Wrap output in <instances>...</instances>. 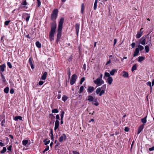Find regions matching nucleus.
Wrapping results in <instances>:
<instances>
[{
	"instance_id": "nucleus-11",
	"label": "nucleus",
	"mask_w": 154,
	"mask_h": 154,
	"mask_svg": "<svg viewBox=\"0 0 154 154\" xmlns=\"http://www.w3.org/2000/svg\"><path fill=\"white\" fill-rule=\"evenodd\" d=\"M80 24L78 23H77L75 25V29L77 35H78L79 29Z\"/></svg>"
},
{
	"instance_id": "nucleus-13",
	"label": "nucleus",
	"mask_w": 154,
	"mask_h": 154,
	"mask_svg": "<svg viewBox=\"0 0 154 154\" xmlns=\"http://www.w3.org/2000/svg\"><path fill=\"white\" fill-rule=\"evenodd\" d=\"M60 122L58 120H56L55 123L54 130L56 131L59 127Z\"/></svg>"
},
{
	"instance_id": "nucleus-4",
	"label": "nucleus",
	"mask_w": 154,
	"mask_h": 154,
	"mask_svg": "<svg viewBox=\"0 0 154 154\" xmlns=\"http://www.w3.org/2000/svg\"><path fill=\"white\" fill-rule=\"evenodd\" d=\"M58 13V11L57 9H54L52 13L51 16V19L53 20H56Z\"/></svg>"
},
{
	"instance_id": "nucleus-31",
	"label": "nucleus",
	"mask_w": 154,
	"mask_h": 154,
	"mask_svg": "<svg viewBox=\"0 0 154 154\" xmlns=\"http://www.w3.org/2000/svg\"><path fill=\"white\" fill-rule=\"evenodd\" d=\"M28 141L27 140H24L22 141L23 144L24 146H26L28 143Z\"/></svg>"
},
{
	"instance_id": "nucleus-8",
	"label": "nucleus",
	"mask_w": 154,
	"mask_h": 154,
	"mask_svg": "<svg viewBox=\"0 0 154 154\" xmlns=\"http://www.w3.org/2000/svg\"><path fill=\"white\" fill-rule=\"evenodd\" d=\"M27 4L26 0H23L22 3L20 6L19 8L20 9V8H25V6L27 5Z\"/></svg>"
},
{
	"instance_id": "nucleus-40",
	"label": "nucleus",
	"mask_w": 154,
	"mask_h": 154,
	"mask_svg": "<svg viewBox=\"0 0 154 154\" xmlns=\"http://www.w3.org/2000/svg\"><path fill=\"white\" fill-rule=\"evenodd\" d=\"M138 48H139V51H142L144 48L143 46L141 45H139L138 46Z\"/></svg>"
},
{
	"instance_id": "nucleus-29",
	"label": "nucleus",
	"mask_w": 154,
	"mask_h": 154,
	"mask_svg": "<svg viewBox=\"0 0 154 154\" xmlns=\"http://www.w3.org/2000/svg\"><path fill=\"white\" fill-rule=\"evenodd\" d=\"M9 90V88L8 87H7L4 89V92L5 93L7 94L8 93Z\"/></svg>"
},
{
	"instance_id": "nucleus-27",
	"label": "nucleus",
	"mask_w": 154,
	"mask_h": 154,
	"mask_svg": "<svg viewBox=\"0 0 154 154\" xmlns=\"http://www.w3.org/2000/svg\"><path fill=\"white\" fill-rule=\"evenodd\" d=\"M68 98V97L67 96H66L65 95H64L62 97V100L64 102H65L67 100Z\"/></svg>"
},
{
	"instance_id": "nucleus-42",
	"label": "nucleus",
	"mask_w": 154,
	"mask_h": 154,
	"mask_svg": "<svg viewBox=\"0 0 154 154\" xmlns=\"http://www.w3.org/2000/svg\"><path fill=\"white\" fill-rule=\"evenodd\" d=\"M110 74L108 72H105V76L106 77H108V78H109L110 77H111L110 76Z\"/></svg>"
},
{
	"instance_id": "nucleus-33",
	"label": "nucleus",
	"mask_w": 154,
	"mask_h": 154,
	"mask_svg": "<svg viewBox=\"0 0 154 154\" xmlns=\"http://www.w3.org/2000/svg\"><path fill=\"white\" fill-rule=\"evenodd\" d=\"M84 10V6L83 3L81 5V12L82 14H83Z\"/></svg>"
},
{
	"instance_id": "nucleus-41",
	"label": "nucleus",
	"mask_w": 154,
	"mask_h": 154,
	"mask_svg": "<svg viewBox=\"0 0 154 154\" xmlns=\"http://www.w3.org/2000/svg\"><path fill=\"white\" fill-rule=\"evenodd\" d=\"M85 78L83 77L81 78V80L80 81V83L81 85L82 84V83L85 81Z\"/></svg>"
},
{
	"instance_id": "nucleus-63",
	"label": "nucleus",
	"mask_w": 154,
	"mask_h": 154,
	"mask_svg": "<svg viewBox=\"0 0 154 154\" xmlns=\"http://www.w3.org/2000/svg\"><path fill=\"white\" fill-rule=\"evenodd\" d=\"M61 95L60 94H58L57 95V98L58 99H60V98H61Z\"/></svg>"
},
{
	"instance_id": "nucleus-12",
	"label": "nucleus",
	"mask_w": 154,
	"mask_h": 154,
	"mask_svg": "<svg viewBox=\"0 0 154 154\" xmlns=\"http://www.w3.org/2000/svg\"><path fill=\"white\" fill-rule=\"evenodd\" d=\"M94 88L93 87L88 86L87 89V91L88 93H91L94 91Z\"/></svg>"
},
{
	"instance_id": "nucleus-50",
	"label": "nucleus",
	"mask_w": 154,
	"mask_h": 154,
	"mask_svg": "<svg viewBox=\"0 0 154 154\" xmlns=\"http://www.w3.org/2000/svg\"><path fill=\"white\" fill-rule=\"evenodd\" d=\"M135 45V43L134 42H133L131 44V47L133 48H134Z\"/></svg>"
},
{
	"instance_id": "nucleus-20",
	"label": "nucleus",
	"mask_w": 154,
	"mask_h": 154,
	"mask_svg": "<svg viewBox=\"0 0 154 154\" xmlns=\"http://www.w3.org/2000/svg\"><path fill=\"white\" fill-rule=\"evenodd\" d=\"M122 73L123 74L122 75V76L124 77L128 78V72H126L125 71H123Z\"/></svg>"
},
{
	"instance_id": "nucleus-55",
	"label": "nucleus",
	"mask_w": 154,
	"mask_h": 154,
	"mask_svg": "<svg viewBox=\"0 0 154 154\" xmlns=\"http://www.w3.org/2000/svg\"><path fill=\"white\" fill-rule=\"evenodd\" d=\"M14 92V90L13 89H11L10 90V93L11 94H13Z\"/></svg>"
},
{
	"instance_id": "nucleus-22",
	"label": "nucleus",
	"mask_w": 154,
	"mask_h": 154,
	"mask_svg": "<svg viewBox=\"0 0 154 154\" xmlns=\"http://www.w3.org/2000/svg\"><path fill=\"white\" fill-rule=\"evenodd\" d=\"M35 45L36 47L38 48H40L41 47V44L39 41H37L36 42Z\"/></svg>"
},
{
	"instance_id": "nucleus-60",
	"label": "nucleus",
	"mask_w": 154,
	"mask_h": 154,
	"mask_svg": "<svg viewBox=\"0 0 154 154\" xmlns=\"http://www.w3.org/2000/svg\"><path fill=\"white\" fill-rule=\"evenodd\" d=\"M25 37L28 38H31L30 37L29 34L26 35Z\"/></svg>"
},
{
	"instance_id": "nucleus-25",
	"label": "nucleus",
	"mask_w": 154,
	"mask_h": 154,
	"mask_svg": "<svg viewBox=\"0 0 154 154\" xmlns=\"http://www.w3.org/2000/svg\"><path fill=\"white\" fill-rule=\"evenodd\" d=\"M145 58L143 57H138V61L139 62H141L144 60Z\"/></svg>"
},
{
	"instance_id": "nucleus-43",
	"label": "nucleus",
	"mask_w": 154,
	"mask_h": 154,
	"mask_svg": "<svg viewBox=\"0 0 154 154\" xmlns=\"http://www.w3.org/2000/svg\"><path fill=\"white\" fill-rule=\"evenodd\" d=\"M7 64L10 68H12V65L10 62H7Z\"/></svg>"
},
{
	"instance_id": "nucleus-51",
	"label": "nucleus",
	"mask_w": 154,
	"mask_h": 154,
	"mask_svg": "<svg viewBox=\"0 0 154 154\" xmlns=\"http://www.w3.org/2000/svg\"><path fill=\"white\" fill-rule=\"evenodd\" d=\"M29 63L30 65L33 64L32 63V60L31 59V57L29 58Z\"/></svg>"
},
{
	"instance_id": "nucleus-9",
	"label": "nucleus",
	"mask_w": 154,
	"mask_h": 154,
	"mask_svg": "<svg viewBox=\"0 0 154 154\" xmlns=\"http://www.w3.org/2000/svg\"><path fill=\"white\" fill-rule=\"evenodd\" d=\"M143 28H142L140 30V31L137 32L136 35V37L137 38H140L142 35L143 31L142 30Z\"/></svg>"
},
{
	"instance_id": "nucleus-21",
	"label": "nucleus",
	"mask_w": 154,
	"mask_h": 154,
	"mask_svg": "<svg viewBox=\"0 0 154 154\" xmlns=\"http://www.w3.org/2000/svg\"><path fill=\"white\" fill-rule=\"evenodd\" d=\"M112 81L113 79L112 77H110L108 78L107 79V82L109 84H111L112 82Z\"/></svg>"
},
{
	"instance_id": "nucleus-19",
	"label": "nucleus",
	"mask_w": 154,
	"mask_h": 154,
	"mask_svg": "<svg viewBox=\"0 0 154 154\" xmlns=\"http://www.w3.org/2000/svg\"><path fill=\"white\" fill-rule=\"evenodd\" d=\"M18 119L20 120H22V117L21 116H16L14 118V120L15 121H17Z\"/></svg>"
},
{
	"instance_id": "nucleus-7",
	"label": "nucleus",
	"mask_w": 154,
	"mask_h": 154,
	"mask_svg": "<svg viewBox=\"0 0 154 154\" xmlns=\"http://www.w3.org/2000/svg\"><path fill=\"white\" fill-rule=\"evenodd\" d=\"M77 78V76L76 74H73L72 75V78L70 81L71 85H72L75 83Z\"/></svg>"
},
{
	"instance_id": "nucleus-61",
	"label": "nucleus",
	"mask_w": 154,
	"mask_h": 154,
	"mask_svg": "<svg viewBox=\"0 0 154 154\" xmlns=\"http://www.w3.org/2000/svg\"><path fill=\"white\" fill-rule=\"evenodd\" d=\"M111 62V60L110 59L109 61H108L106 63V65H107V64H109Z\"/></svg>"
},
{
	"instance_id": "nucleus-18",
	"label": "nucleus",
	"mask_w": 154,
	"mask_h": 154,
	"mask_svg": "<svg viewBox=\"0 0 154 154\" xmlns=\"http://www.w3.org/2000/svg\"><path fill=\"white\" fill-rule=\"evenodd\" d=\"M47 74V73L46 72H45L41 77V79L43 80H45L46 78Z\"/></svg>"
},
{
	"instance_id": "nucleus-45",
	"label": "nucleus",
	"mask_w": 154,
	"mask_h": 154,
	"mask_svg": "<svg viewBox=\"0 0 154 154\" xmlns=\"http://www.w3.org/2000/svg\"><path fill=\"white\" fill-rule=\"evenodd\" d=\"M49 149V146H47L45 149L43 151V153H45L46 151L48 150Z\"/></svg>"
},
{
	"instance_id": "nucleus-48",
	"label": "nucleus",
	"mask_w": 154,
	"mask_h": 154,
	"mask_svg": "<svg viewBox=\"0 0 154 154\" xmlns=\"http://www.w3.org/2000/svg\"><path fill=\"white\" fill-rule=\"evenodd\" d=\"M147 85H149L150 87V89H152V86H151V83L150 82H148L146 83Z\"/></svg>"
},
{
	"instance_id": "nucleus-28",
	"label": "nucleus",
	"mask_w": 154,
	"mask_h": 154,
	"mask_svg": "<svg viewBox=\"0 0 154 154\" xmlns=\"http://www.w3.org/2000/svg\"><path fill=\"white\" fill-rule=\"evenodd\" d=\"M146 117L147 116H146L145 117H144L142 119H141V122L143 123H145L146 122Z\"/></svg>"
},
{
	"instance_id": "nucleus-30",
	"label": "nucleus",
	"mask_w": 154,
	"mask_h": 154,
	"mask_svg": "<svg viewBox=\"0 0 154 154\" xmlns=\"http://www.w3.org/2000/svg\"><path fill=\"white\" fill-rule=\"evenodd\" d=\"M116 70V69H112V71L110 72V75H113L114 74V73L115 72Z\"/></svg>"
},
{
	"instance_id": "nucleus-44",
	"label": "nucleus",
	"mask_w": 154,
	"mask_h": 154,
	"mask_svg": "<svg viewBox=\"0 0 154 154\" xmlns=\"http://www.w3.org/2000/svg\"><path fill=\"white\" fill-rule=\"evenodd\" d=\"M37 2L38 6L40 7L41 5V2L40 0H36Z\"/></svg>"
},
{
	"instance_id": "nucleus-5",
	"label": "nucleus",
	"mask_w": 154,
	"mask_h": 154,
	"mask_svg": "<svg viewBox=\"0 0 154 154\" xmlns=\"http://www.w3.org/2000/svg\"><path fill=\"white\" fill-rule=\"evenodd\" d=\"M94 83L98 86H100L103 84L104 81L102 79H100L99 78H97L96 80L94 81Z\"/></svg>"
},
{
	"instance_id": "nucleus-14",
	"label": "nucleus",
	"mask_w": 154,
	"mask_h": 154,
	"mask_svg": "<svg viewBox=\"0 0 154 154\" xmlns=\"http://www.w3.org/2000/svg\"><path fill=\"white\" fill-rule=\"evenodd\" d=\"M144 127V125L143 124L140 125L138 128L137 134H138L142 131Z\"/></svg>"
},
{
	"instance_id": "nucleus-35",
	"label": "nucleus",
	"mask_w": 154,
	"mask_h": 154,
	"mask_svg": "<svg viewBox=\"0 0 154 154\" xmlns=\"http://www.w3.org/2000/svg\"><path fill=\"white\" fill-rule=\"evenodd\" d=\"M84 90V87L83 86H81L80 88L79 91V93L81 94L82 92Z\"/></svg>"
},
{
	"instance_id": "nucleus-53",
	"label": "nucleus",
	"mask_w": 154,
	"mask_h": 154,
	"mask_svg": "<svg viewBox=\"0 0 154 154\" xmlns=\"http://www.w3.org/2000/svg\"><path fill=\"white\" fill-rule=\"evenodd\" d=\"M11 148H12V146L11 145H10L8 148V149L9 151H11Z\"/></svg>"
},
{
	"instance_id": "nucleus-24",
	"label": "nucleus",
	"mask_w": 154,
	"mask_h": 154,
	"mask_svg": "<svg viewBox=\"0 0 154 154\" xmlns=\"http://www.w3.org/2000/svg\"><path fill=\"white\" fill-rule=\"evenodd\" d=\"M94 103L92 102V104L93 105H95L96 106H98L99 105V104L98 101H97V99H96L94 101Z\"/></svg>"
},
{
	"instance_id": "nucleus-59",
	"label": "nucleus",
	"mask_w": 154,
	"mask_h": 154,
	"mask_svg": "<svg viewBox=\"0 0 154 154\" xmlns=\"http://www.w3.org/2000/svg\"><path fill=\"white\" fill-rule=\"evenodd\" d=\"M124 130L125 131H128L129 130V128L128 127H125V128Z\"/></svg>"
},
{
	"instance_id": "nucleus-58",
	"label": "nucleus",
	"mask_w": 154,
	"mask_h": 154,
	"mask_svg": "<svg viewBox=\"0 0 154 154\" xmlns=\"http://www.w3.org/2000/svg\"><path fill=\"white\" fill-rule=\"evenodd\" d=\"M30 16L29 15L26 18V21L27 22H28L29 20V18H30Z\"/></svg>"
},
{
	"instance_id": "nucleus-34",
	"label": "nucleus",
	"mask_w": 154,
	"mask_h": 154,
	"mask_svg": "<svg viewBox=\"0 0 154 154\" xmlns=\"http://www.w3.org/2000/svg\"><path fill=\"white\" fill-rule=\"evenodd\" d=\"M145 50L146 53H148L149 51V47L147 45H146L145 46Z\"/></svg>"
},
{
	"instance_id": "nucleus-36",
	"label": "nucleus",
	"mask_w": 154,
	"mask_h": 154,
	"mask_svg": "<svg viewBox=\"0 0 154 154\" xmlns=\"http://www.w3.org/2000/svg\"><path fill=\"white\" fill-rule=\"evenodd\" d=\"M61 113L60 115V116L61 117V120H63V119L64 116V112L63 111H62L61 112Z\"/></svg>"
},
{
	"instance_id": "nucleus-32",
	"label": "nucleus",
	"mask_w": 154,
	"mask_h": 154,
	"mask_svg": "<svg viewBox=\"0 0 154 154\" xmlns=\"http://www.w3.org/2000/svg\"><path fill=\"white\" fill-rule=\"evenodd\" d=\"M1 76L2 79V81L3 82H6V81L5 77L2 73H1Z\"/></svg>"
},
{
	"instance_id": "nucleus-64",
	"label": "nucleus",
	"mask_w": 154,
	"mask_h": 154,
	"mask_svg": "<svg viewBox=\"0 0 154 154\" xmlns=\"http://www.w3.org/2000/svg\"><path fill=\"white\" fill-rule=\"evenodd\" d=\"M116 42L117 40L116 39H115L114 40V42L113 44L114 45L116 44Z\"/></svg>"
},
{
	"instance_id": "nucleus-49",
	"label": "nucleus",
	"mask_w": 154,
	"mask_h": 154,
	"mask_svg": "<svg viewBox=\"0 0 154 154\" xmlns=\"http://www.w3.org/2000/svg\"><path fill=\"white\" fill-rule=\"evenodd\" d=\"M72 56H70L69 57V58L68 59V60L69 62H70L72 61Z\"/></svg>"
},
{
	"instance_id": "nucleus-47",
	"label": "nucleus",
	"mask_w": 154,
	"mask_h": 154,
	"mask_svg": "<svg viewBox=\"0 0 154 154\" xmlns=\"http://www.w3.org/2000/svg\"><path fill=\"white\" fill-rule=\"evenodd\" d=\"M10 22V20H8L5 21V22L4 24L6 26H7L8 25L9 23Z\"/></svg>"
},
{
	"instance_id": "nucleus-38",
	"label": "nucleus",
	"mask_w": 154,
	"mask_h": 154,
	"mask_svg": "<svg viewBox=\"0 0 154 154\" xmlns=\"http://www.w3.org/2000/svg\"><path fill=\"white\" fill-rule=\"evenodd\" d=\"M6 148L5 147H4L3 148V149L1 151V153H3L5 152H6Z\"/></svg>"
},
{
	"instance_id": "nucleus-57",
	"label": "nucleus",
	"mask_w": 154,
	"mask_h": 154,
	"mask_svg": "<svg viewBox=\"0 0 154 154\" xmlns=\"http://www.w3.org/2000/svg\"><path fill=\"white\" fill-rule=\"evenodd\" d=\"M44 83V82L42 81H40L38 82V84L40 85H42Z\"/></svg>"
},
{
	"instance_id": "nucleus-46",
	"label": "nucleus",
	"mask_w": 154,
	"mask_h": 154,
	"mask_svg": "<svg viewBox=\"0 0 154 154\" xmlns=\"http://www.w3.org/2000/svg\"><path fill=\"white\" fill-rule=\"evenodd\" d=\"M5 119H4L2 121L1 123V125L2 126H4V124L5 123Z\"/></svg>"
},
{
	"instance_id": "nucleus-62",
	"label": "nucleus",
	"mask_w": 154,
	"mask_h": 154,
	"mask_svg": "<svg viewBox=\"0 0 154 154\" xmlns=\"http://www.w3.org/2000/svg\"><path fill=\"white\" fill-rule=\"evenodd\" d=\"M73 152L74 154H78L79 153L78 152L75 151H73Z\"/></svg>"
},
{
	"instance_id": "nucleus-3",
	"label": "nucleus",
	"mask_w": 154,
	"mask_h": 154,
	"mask_svg": "<svg viewBox=\"0 0 154 154\" xmlns=\"http://www.w3.org/2000/svg\"><path fill=\"white\" fill-rule=\"evenodd\" d=\"M106 88V85L105 84L102 85L101 87L97 88L96 91V94H98L100 96H101L105 93Z\"/></svg>"
},
{
	"instance_id": "nucleus-1",
	"label": "nucleus",
	"mask_w": 154,
	"mask_h": 154,
	"mask_svg": "<svg viewBox=\"0 0 154 154\" xmlns=\"http://www.w3.org/2000/svg\"><path fill=\"white\" fill-rule=\"evenodd\" d=\"M64 22V18H61L60 20L59 24L58 26L57 33L56 42L57 43L60 41L61 36L62 30L63 28V25Z\"/></svg>"
},
{
	"instance_id": "nucleus-56",
	"label": "nucleus",
	"mask_w": 154,
	"mask_h": 154,
	"mask_svg": "<svg viewBox=\"0 0 154 154\" xmlns=\"http://www.w3.org/2000/svg\"><path fill=\"white\" fill-rule=\"evenodd\" d=\"M149 150L150 151H152L154 150V146H153L151 148H150L149 149Z\"/></svg>"
},
{
	"instance_id": "nucleus-52",
	"label": "nucleus",
	"mask_w": 154,
	"mask_h": 154,
	"mask_svg": "<svg viewBox=\"0 0 154 154\" xmlns=\"http://www.w3.org/2000/svg\"><path fill=\"white\" fill-rule=\"evenodd\" d=\"M60 144L59 143H57L56 144L55 146V149L57 148L60 145Z\"/></svg>"
},
{
	"instance_id": "nucleus-54",
	"label": "nucleus",
	"mask_w": 154,
	"mask_h": 154,
	"mask_svg": "<svg viewBox=\"0 0 154 154\" xmlns=\"http://www.w3.org/2000/svg\"><path fill=\"white\" fill-rule=\"evenodd\" d=\"M56 120H58L60 119V116L58 114H57L56 115Z\"/></svg>"
},
{
	"instance_id": "nucleus-2",
	"label": "nucleus",
	"mask_w": 154,
	"mask_h": 154,
	"mask_svg": "<svg viewBox=\"0 0 154 154\" xmlns=\"http://www.w3.org/2000/svg\"><path fill=\"white\" fill-rule=\"evenodd\" d=\"M57 24L55 22H53L51 25V30L49 33V38L51 41L54 40V37L56 29Z\"/></svg>"
},
{
	"instance_id": "nucleus-17",
	"label": "nucleus",
	"mask_w": 154,
	"mask_h": 154,
	"mask_svg": "<svg viewBox=\"0 0 154 154\" xmlns=\"http://www.w3.org/2000/svg\"><path fill=\"white\" fill-rule=\"evenodd\" d=\"M88 100L90 102H93L94 100V97L91 95H88Z\"/></svg>"
},
{
	"instance_id": "nucleus-39",
	"label": "nucleus",
	"mask_w": 154,
	"mask_h": 154,
	"mask_svg": "<svg viewBox=\"0 0 154 154\" xmlns=\"http://www.w3.org/2000/svg\"><path fill=\"white\" fill-rule=\"evenodd\" d=\"M52 113H57L59 111L57 109H54L52 110Z\"/></svg>"
},
{
	"instance_id": "nucleus-15",
	"label": "nucleus",
	"mask_w": 154,
	"mask_h": 154,
	"mask_svg": "<svg viewBox=\"0 0 154 154\" xmlns=\"http://www.w3.org/2000/svg\"><path fill=\"white\" fill-rule=\"evenodd\" d=\"M139 53V48H136L135 49V51L134 52L133 56L134 57L138 55Z\"/></svg>"
},
{
	"instance_id": "nucleus-23",
	"label": "nucleus",
	"mask_w": 154,
	"mask_h": 154,
	"mask_svg": "<svg viewBox=\"0 0 154 154\" xmlns=\"http://www.w3.org/2000/svg\"><path fill=\"white\" fill-rule=\"evenodd\" d=\"M97 2L98 0H95L94 6V10H96L97 8Z\"/></svg>"
},
{
	"instance_id": "nucleus-6",
	"label": "nucleus",
	"mask_w": 154,
	"mask_h": 154,
	"mask_svg": "<svg viewBox=\"0 0 154 154\" xmlns=\"http://www.w3.org/2000/svg\"><path fill=\"white\" fill-rule=\"evenodd\" d=\"M149 34H147L146 35L143 36L142 38H141L140 40V43L142 45H144L146 44V39L147 38L148 39H149V37H147L149 35Z\"/></svg>"
},
{
	"instance_id": "nucleus-37",
	"label": "nucleus",
	"mask_w": 154,
	"mask_h": 154,
	"mask_svg": "<svg viewBox=\"0 0 154 154\" xmlns=\"http://www.w3.org/2000/svg\"><path fill=\"white\" fill-rule=\"evenodd\" d=\"M47 139H45L43 141L44 142H45V144L46 145H47L48 144H49V143L50 142V140L47 141Z\"/></svg>"
},
{
	"instance_id": "nucleus-10",
	"label": "nucleus",
	"mask_w": 154,
	"mask_h": 154,
	"mask_svg": "<svg viewBox=\"0 0 154 154\" xmlns=\"http://www.w3.org/2000/svg\"><path fill=\"white\" fill-rule=\"evenodd\" d=\"M64 139L65 140L66 139V136L65 134H63L60 137L59 140V142H62Z\"/></svg>"
},
{
	"instance_id": "nucleus-16",
	"label": "nucleus",
	"mask_w": 154,
	"mask_h": 154,
	"mask_svg": "<svg viewBox=\"0 0 154 154\" xmlns=\"http://www.w3.org/2000/svg\"><path fill=\"white\" fill-rule=\"evenodd\" d=\"M5 64L4 63L2 65L0 66V70L2 72H3L5 71Z\"/></svg>"
},
{
	"instance_id": "nucleus-26",
	"label": "nucleus",
	"mask_w": 154,
	"mask_h": 154,
	"mask_svg": "<svg viewBox=\"0 0 154 154\" xmlns=\"http://www.w3.org/2000/svg\"><path fill=\"white\" fill-rule=\"evenodd\" d=\"M137 65L136 64H134L133 66L132 69L131 71H134L136 70L137 69Z\"/></svg>"
}]
</instances>
